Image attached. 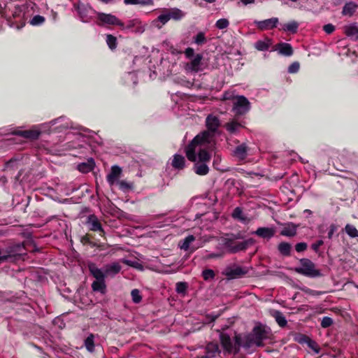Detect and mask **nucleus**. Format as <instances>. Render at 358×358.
Returning <instances> with one entry per match:
<instances>
[{
  "label": "nucleus",
  "mask_w": 358,
  "mask_h": 358,
  "mask_svg": "<svg viewBox=\"0 0 358 358\" xmlns=\"http://www.w3.org/2000/svg\"><path fill=\"white\" fill-rule=\"evenodd\" d=\"M210 133L203 131L196 135L185 148V154L187 159L194 162L193 170L199 176H206L209 172L208 163L211 156L206 150L208 147L206 141L209 140Z\"/></svg>",
  "instance_id": "1"
},
{
  "label": "nucleus",
  "mask_w": 358,
  "mask_h": 358,
  "mask_svg": "<svg viewBox=\"0 0 358 358\" xmlns=\"http://www.w3.org/2000/svg\"><path fill=\"white\" fill-rule=\"evenodd\" d=\"M70 127H71V123L70 121L65 117H60L50 121V122L35 126L30 130H15L11 133L27 139L34 140L37 139L43 132L51 133L54 130H58L59 132H62Z\"/></svg>",
  "instance_id": "2"
},
{
  "label": "nucleus",
  "mask_w": 358,
  "mask_h": 358,
  "mask_svg": "<svg viewBox=\"0 0 358 358\" xmlns=\"http://www.w3.org/2000/svg\"><path fill=\"white\" fill-rule=\"evenodd\" d=\"M298 273L309 278H317L322 276V273L317 269L315 264L309 259L303 258L300 260V266L296 268Z\"/></svg>",
  "instance_id": "3"
},
{
  "label": "nucleus",
  "mask_w": 358,
  "mask_h": 358,
  "mask_svg": "<svg viewBox=\"0 0 358 358\" xmlns=\"http://www.w3.org/2000/svg\"><path fill=\"white\" fill-rule=\"evenodd\" d=\"M266 331L261 327H256L254 328L252 332L247 336V347L252 346H262L263 345V341L267 338Z\"/></svg>",
  "instance_id": "4"
},
{
  "label": "nucleus",
  "mask_w": 358,
  "mask_h": 358,
  "mask_svg": "<svg viewBox=\"0 0 358 358\" xmlns=\"http://www.w3.org/2000/svg\"><path fill=\"white\" fill-rule=\"evenodd\" d=\"M233 111L236 115H243L250 109V103L244 96H237L234 100Z\"/></svg>",
  "instance_id": "5"
},
{
  "label": "nucleus",
  "mask_w": 358,
  "mask_h": 358,
  "mask_svg": "<svg viewBox=\"0 0 358 358\" xmlns=\"http://www.w3.org/2000/svg\"><path fill=\"white\" fill-rule=\"evenodd\" d=\"M120 27L123 31L129 30L136 34H142L145 29V25L138 18L129 20L127 24L122 22V25Z\"/></svg>",
  "instance_id": "6"
},
{
  "label": "nucleus",
  "mask_w": 358,
  "mask_h": 358,
  "mask_svg": "<svg viewBox=\"0 0 358 358\" xmlns=\"http://www.w3.org/2000/svg\"><path fill=\"white\" fill-rule=\"evenodd\" d=\"M203 57L201 54L196 55L189 62L187 63L185 69L190 73H196L204 69V64L202 62Z\"/></svg>",
  "instance_id": "7"
},
{
  "label": "nucleus",
  "mask_w": 358,
  "mask_h": 358,
  "mask_svg": "<svg viewBox=\"0 0 358 358\" xmlns=\"http://www.w3.org/2000/svg\"><path fill=\"white\" fill-rule=\"evenodd\" d=\"M220 338L224 350L227 352L236 351L237 350V345H240L238 336L235 337L234 341L231 340L227 334L221 333Z\"/></svg>",
  "instance_id": "8"
},
{
  "label": "nucleus",
  "mask_w": 358,
  "mask_h": 358,
  "mask_svg": "<svg viewBox=\"0 0 358 358\" xmlns=\"http://www.w3.org/2000/svg\"><path fill=\"white\" fill-rule=\"evenodd\" d=\"M74 6L78 11L80 20L83 22H89L92 18L93 15L96 13L90 6L83 3H78Z\"/></svg>",
  "instance_id": "9"
},
{
  "label": "nucleus",
  "mask_w": 358,
  "mask_h": 358,
  "mask_svg": "<svg viewBox=\"0 0 358 358\" xmlns=\"http://www.w3.org/2000/svg\"><path fill=\"white\" fill-rule=\"evenodd\" d=\"M248 273L247 267H241L237 265L227 266L223 271V275L229 278H235L243 276Z\"/></svg>",
  "instance_id": "10"
},
{
  "label": "nucleus",
  "mask_w": 358,
  "mask_h": 358,
  "mask_svg": "<svg viewBox=\"0 0 358 358\" xmlns=\"http://www.w3.org/2000/svg\"><path fill=\"white\" fill-rule=\"evenodd\" d=\"M98 20L102 24L117 25L120 27L122 25V22L116 16L112 14H106L104 13H96Z\"/></svg>",
  "instance_id": "11"
},
{
  "label": "nucleus",
  "mask_w": 358,
  "mask_h": 358,
  "mask_svg": "<svg viewBox=\"0 0 358 358\" xmlns=\"http://www.w3.org/2000/svg\"><path fill=\"white\" fill-rule=\"evenodd\" d=\"M206 127L208 129L207 131L210 133L209 140L208 141H206V145H208V143L212 140V138L213 136V132H215L217 129L218 127L220 126V120L216 116L213 115H209L206 117Z\"/></svg>",
  "instance_id": "12"
},
{
  "label": "nucleus",
  "mask_w": 358,
  "mask_h": 358,
  "mask_svg": "<svg viewBox=\"0 0 358 358\" xmlns=\"http://www.w3.org/2000/svg\"><path fill=\"white\" fill-rule=\"evenodd\" d=\"M122 168L117 165L111 166L110 173L106 176V180L110 187L116 185L122 175Z\"/></svg>",
  "instance_id": "13"
},
{
  "label": "nucleus",
  "mask_w": 358,
  "mask_h": 358,
  "mask_svg": "<svg viewBox=\"0 0 358 358\" xmlns=\"http://www.w3.org/2000/svg\"><path fill=\"white\" fill-rule=\"evenodd\" d=\"M196 237L194 235H188L184 239H182L179 241L178 245L180 250L184 251L190 250L191 252H194L198 248H201V246H191V244L196 240Z\"/></svg>",
  "instance_id": "14"
},
{
  "label": "nucleus",
  "mask_w": 358,
  "mask_h": 358,
  "mask_svg": "<svg viewBox=\"0 0 358 358\" xmlns=\"http://www.w3.org/2000/svg\"><path fill=\"white\" fill-rule=\"evenodd\" d=\"M86 224L88 228L93 231L100 232V235H104V231L98 217L94 215H90L87 219Z\"/></svg>",
  "instance_id": "15"
},
{
  "label": "nucleus",
  "mask_w": 358,
  "mask_h": 358,
  "mask_svg": "<svg viewBox=\"0 0 358 358\" xmlns=\"http://www.w3.org/2000/svg\"><path fill=\"white\" fill-rule=\"evenodd\" d=\"M278 23V17H272L262 21L255 20L254 24L261 30L271 29L276 27Z\"/></svg>",
  "instance_id": "16"
},
{
  "label": "nucleus",
  "mask_w": 358,
  "mask_h": 358,
  "mask_svg": "<svg viewBox=\"0 0 358 358\" xmlns=\"http://www.w3.org/2000/svg\"><path fill=\"white\" fill-rule=\"evenodd\" d=\"M88 268L90 274L95 278V280H105L106 274L105 270L99 268L95 263H88Z\"/></svg>",
  "instance_id": "17"
},
{
  "label": "nucleus",
  "mask_w": 358,
  "mask_h": 358,
  "mask_svg": "<svg viewBox=\"0 0 358 358\" xmlns=\"http://www.w3.org/2000/svg\"><path fill=\"white\" fill-rule=\"evenodd\" d=\"M122 269V266L119 262H114L110 264H106L104 266V270L106 274V277H114L117 275Z\"/></svg>",
  "instance_id": "18"
},
{
  "label": "nucleus",
  "mask_w": 358,
  "mask_h": 358,
  "mask_svg": "<svg viewBox=\"0 0 358 358\" xmlns=\"http://www.w3.org/2000/svg\"><path fill=\"white\" fill-rule=\"evenodd\" d=\"M275 233L273 227H259L255 231L252 232L253 234L266 239L272 238Z\"/></svg>",
  "instance_id": "19"
},
{
  "label": "nucleus",
  "mask_w": 358,
  "mask_h": 358,
  "mask_svg": "<svg viewBox=\"0 0 358 358\" xmlns=\"http://www.w3.org/2000/svg\"><path fill=\"white\" fill-rule=\"evenodd\" d=\"M220 352L219 346L216 343H210L206 348V355L198 358H213Z\"/></svg>",
  "instance_id": "20"
},
{
  "label": "nucleus",
  "mask_w": 358,
  "mask_h": 358,
  "mask_svg": "<svg viewBox=\"0 0 358 358\" xmlns=\"http://www.w3.org/2000/svg\"><path fill=\"white\" fill-rule=\"evenodd\" d=\"M272 44V39L266 37L262 40H258L257 42H255L254 47L258 51H266L269 49Z\"/></svg>",
  "instance_id": "21"
},
{
  "label": "nucleus",
  "mask_w": 358,
  "mask_h": 358,
  "mask_svg": "<svg viewBox=\"0 0 358 358\" xmlns=\"http://www.w3.org/2000/svg\"><path fill=\"white\" fill-rule=\"evenodd\" d=\"M171 165L175 169L180 170L185 166V159L182 155L176 154L173 155Z\"/></svg>",
  "instance_id": "22"
},
{
  "label": "nucleus",
  "mask_w": 358,
  "mask_h": 358,
  "mask_svg": "<svg viewBox=\"0 0 358 358\" xmlns=\"http://www.w3.org/2000/svg\"><path fill=\"white\" fill-rule=\"evenodd\" d=\"M92 289L94 292L105 294L106 292V284L105 280H95L92 283Z\"/></svg>",
  "instance_id": "23"
},
{
  "label": "nucleus",
  "mask_w": 358,
  "mask_h": 358,
  "mask_svg": "<svg viewBox=\"0 0 358 358\" xmlns=\"http://www.w3.org/2000/svg\"><path fill=\"white\" fill-rule=\"evenodd\" d=\"M345 33L352 40L357 41L358 39V26L356 24H352L345 27Z\"/></svg>",
  "instance_id": "24"
},
{
  "label": "nucleus",
  "mask_w": 358,
  "mask_h": 358,
  "mask_svg": "<svg viewBox=\"0 0 358 358\" xmlns=\"http://www.w3.org/2000/svg\"><path fill=\"white\" fill-rule=\"evenodd\" d=\"M232 217L244 224H248L250 222V219L245 215L240 207L235 208L232 213Z\"/></svg>",
  "instance_id": "25"
},
{
  "label": "nucleus",
  "mask_w": 358,
  "mask_h": 358,
  "mask_svg": "<svg viewBox=\"0 0 358 358\" xmlns=\"http://www.w3.org/2000/svg\"><path fill=\"white\" fill-rule=\"evenodd\" d=\"M276 50L279 54L285 56H291L293 54L291 45L287 43H279Z\"/></svg>",
  "instance_id": "26"
},
{
  "label": "nucleus",
  "mask_w": 358,
  "mask_h": 358,
  "mask_svg": "<svg viewBox=\"0 0 358 358\" xmlns=\"http://www.w3.org/2000/svg\"><path fill=\"white\" fill-rule=\"evenodd\" d=\"M357 8V4L354 2H348L346 3L342 10V14L345 16H352L356 11Z\"/></svg>",
  "instance_id": "27"
},
{
  "label": "nucleus",
  "mask_w": 358,
  "mask_h": 358,
  "mask_svg": "<svg viewBox=\"0 0 358 358\" xmlns=\"http://www.w3.org/2000/svg\"><path fill=\"white\" fill-rule=\"evenodd\" d=\"M248 153V147L245 143L238 145L234 150V155L240 159H245Z\"/></svg>",
  "instance_id": "28"
},
{
  "label": "nucleus",
  "mask_w": 358,
  "mask_h": 358,
  "mask_svg": "<svg viewBox=\"0 0 358 358\" xmlns=\"http://www.w3.org/2000/svg\"><path fill=\"white\" fill-rule=\"evenodd\" d=\"M192 43L198 45L202 46L207 42V38L206 36V34L203 31L198 32L195 36L192 37Z\"/></svg>",
  "instance_id": "29"
},
{
  "label": "nucleus",
  "mask_w": 358,
  "mask_h": 358,
  "mask_svg": "<svg viewBox=\"0 0 358 358\" xmlns=\"http://www.w3.org/2000/svg\"><path fill=\"white\" fill-rule=\"evenodd\" d=\"M297 227L295 224L289 225L285 227L280 234L284 236L293 237L296 234Z\"/></svg>",
  "instance_id": "30"
},
{
  "label": "nucleus",
  "mask_w": 358,
  "mask_h": 358,
  "mask_svg": "<svg viewBox=\"0 0 358 358\" xmlns=\"http://www.w3.org/2000/svg\"><path fill=\"white\" fill-rule=\"evenodd\" d=\"M272 315L273 316L276 322L278 324L280 327H283L286 326L287 323V320L281 312L278 310H275L273 313Z\"/></svg>",
  "instance_id": "31"
},
{
  "label": "nucleus",
  "mask_w": 358,
  "mask_h": 358,
  "mask_svg": "<svg viewBox=\"0 0 358 358\" xmlns=\"http://www.w3.org/2000/svg\"><path fill=\"white\" fill-rule=\"evenodd\" d=\"M299 24L296 21H292L282 25V29L294 34L297 31Z\"/></svg>",
  "instance_id": "32"
},
{
  "label": "nucleus",
  "mask_w": 358,
  "mask_h": 358,
  "mask_svg": "<svg viewBox=\"0 0 358 358\" xmlns=\"http://www.w3.org/2000/svg\"><path fill=\"white\" fill-rule=\"evenodd\" d=\"M225 127L227 130L230 133L235 134L239 131V129L242 127V125L236 121H231L225 124Z\"/></svg>",
  "instance_id": "33"
},
{
  "label": "nucleus",
  "mask_w": 358,
  "mask_h": 358,
  "mask_svg": "<svg viewBox=\"0 0 358 358\" xmlns=\"http://www.w3.org/2000/svg\"><path fill=\"white\" fill-rule=\"evenodd\" d=\"M291 248V245L286 242H282L278 246L279 252L284 256L290 255Z\"/></svg>",
  "instance_id": "34"
},
{
  "label": "nucleus",
  "mask_w": 358,
  "mask_h": 358,
  "mask_svg": "<svg viewBox=\"0 0 358 358\" xmlns=\"http://www.w3.org/2000/svg\"><path fill=\"white\" fill-rule=\"evenodd\" d=\"M94 165L93 160H91L87 163L83 162L78 164V169L82 173H88L93 169Z\"/></svg>",
  "instance_id": "35"
},
{
  "label": "nucleus",
  "mask_w": 358,
  "mask_h": 358,
  "mask_svg": "<svg viewBox=\"0 0 358 358\" xmlns=\"http://www.w3.org/2000/svg\"><path fill=\"white\" fill-rule=\"evenodd\" d=\"M94 336L90 334L85 340V346L88 352H93L94 351Z\"/></svg>",
  "instance_id": "36"
},
{
  "label": "nucleus",
  "mask_w": 358,
  "mask_h": 358,
  "mask_svg": "<svg viewBox=\"0 0 358 358\" xmlns=\"http://www.w3.org/2000/svg\"><path fill=\"white\" fill-rule=\"evenodd\" d=\"M345 231L350 238L358 237V230L352 224H347L345 227Z\"/></svg>",
  "instance_id": "37"
},
{
  "label": "nucleus",
  "mask_w": 358,
  "mask_h": 358,
  "mask_svg": "<svg viewBox=\"0 0 358 358\" xmlns=\"http://www.w3.org/2000/svg\"><path fill=\"white\" fill-rule=\"evenodd\" d=\"M124 3L127 5L129 4H141V5H152V0H124Z\"/></svg>",
  "instance_id": "38"
},
{
  "label": "nucleus",
  "mask_w": 358,
  "mask_h": 358,
  "mask_svg": "<svg viewBox=\"0 0 358 358\" xmlns=\"http://www.w3.org/2000/svg\"><path fill=\"white\" fill-rule=\"evenodd\" d=\"M116 185L119 186L120 190L124 192H128L133 187L132 183L129 182L126 180H119V182Z\"/></svg>",
  "instance_id": "39"
},
{
  "label": "nucleus",
  "mask_w": 358,
  "mask_h": 358,
  "mask_svg": "<svg viewBox=\"0 0 358 358\" xmlns=\"http://www.w3.org/2000/svg\"><path fill=\"white\" fill-rule=\"evenodd\" d=\"M106 43L110 49L114 50L117 47V38L111 34L106 36Z\"/></svg>",
  "instance_id": "40"
},
{
  "label": "nucleus",
  "mask_w": 358,
  "mask_h": 358,
  "mask_svg": "<svg viewBox=\"0 0 358 358\" xmlns=\"http://www.w3.org/2000/svg\"><path fill=\"white\" fill-rule=\"evenodd\" d=\"M45 19L43 16L37 15L34 16L30 20V24L33 26H39L44 23Z\"/></svg>",
  "instance_id": "41"
},
{
  "label": "nucleus",
  "mask_w": 358,
  "mask_h": 358,
  "mask_svg": "<svg viewBox=\"0 0 358 358\" xmlns=\"http://www.w3.org/2000/svg\"><path fill=\"white\" fill-rule=\"evenodd\" d=\"M306 345L309 348L313 350L315 354H319L320 352V348L315 341L309 338L306 343Z\"/></svg>",
  "instance_id": "42"
},
{
  "label": "nucleus",
  "mask_w": 358,
  "mask_h": 358,
  "mask_svg": "<svg viewBox=\"0 0 358 358\" xmlns=\"http://www.w3.org/2000/svg\"><path fill=\"white\" fill-rule=\"evenodd\" d=\"M215 273L210 268L205 269L202 271V277L205 280H212L215 278Z\"/></svg>",
  "instance_id": "43"
},
{
  "label": "nucleus",
  "mask_w": 358,
  "mask_h": 358,
  "mask_svg": "<svg viewBox=\"0 0 358 358\" xmlns=\"http://www.w3.org/2000/svg\"><path fill=\"white\" fill-rule=\"evenodd\" d=\"M131 299L134 303H138L142 300V296L138 289H134L131 292Z\"/></svg>",
  "instance_id": "44"
},
{
  "label": "nucleus",
  "mask_w": 358,
  "mask_h": 358,
  "mask_svg": "<svg viewBox=\"0 0 358 358\" xmlns=\"http://www.w3.org/2000/svg\"><path fill=\"white\" fill-rule=\"evenodd\" d=\"M222 253L220 252H212V253H208L207 251H205V254L203 255L202 258L203 260H208L210 259H217L222 257Z\"/></svg>",
  "instance_id": "45"
},
{
  "label": "nucleus",
  "mask_w": 358,
  "mask_h": 358,
  "mask_svg": "<svg viewBox=\"0 0 358 358\" xmlns=\"http://www.w3.org/2000/svg\"><path fill=\"white\" fill-rule=\"evenodd\" d=\"M169 14L170 15V17L174 20H180L184 16L182 12L179 9H173L169 11Z\"/></svg>",
  "instance_id": "46"
},
{
  "label": "nucleus",
  "mask_w": 358,
  "mask_h": 358,
  "mask_svg": "<svg viewBox=\"0 0 358 358\" xmlns=\"http://www.w3.org/2000/svg\"><path fill=\"white\" fill-rule=\"evenodd\" d=\"M229 24V20L226 18H222L217 20L215 27L219 29H223L228 27Z\"/></svg>",
  "instance_id": "47"
},
{
  "label": "nucleus",
  "mask_w": 358,
  "mask_h": 358,
  "mask_svg": "<svg viewBox=\"0 0 358 358\" xmlns=\"http://www.w3.org/2000/svg\"><path fill=\"white\" fill-rule=\"evenodd\" d=\"M187 289V284L184 282H179L176 283V292L178 294H185Z\"/></svg>",
  "instance_id": "48"
},
{
  "label": "nucleus",
  "mask_w": 358,
  "mask_h": 358,
  "mask_svg": "<svg viewBox=\"0 0 358 358\" xmlns=\"http://www.w3.org/2000/svg\"><path fill=\"white\" fill-rule=\"evenodd\" d=\"M171 19L169 13L162 14L158 16L155 22H159L161 24H165Z\"/></svg>",
  "instance_id": "49"
},
{
  "label": "nucleus",
  "mask_w": 358,
  "mask_h": 358,
  "mask_svg": "<svg viewBox=\"0 0 358 358\" xmlns=\"http://www.w3.org/2000/svg\"><path fill=\"white\" fill-rule=\"evenodd\" d=\"M123 262L124 264H126L127 265H129L130 266H132L134 268H138L140 270H141L143 268V266L136 261H132V260H129V259H124Z\"/></svg>",
  "instance_id": "50"
},
{
  "label": "nucleus",
  "mask_w": 358,
  "mask_h": 358,
  "mask_svg": "<svg viewBox=\"0 0 358 358\" xmlns=\"http://www.w3.org/2000/svg\"><path fill=\"white\" fill-rule=\"evenodd\" d=\"M302 290L306 294H307L308 295L314 296H318L324 293L321 291L313 290V289H309L307 287L303 288Z\"/></svg>",
  "instance_id": "51"
},
{
  "label": "nucleus",
  "mask_w": 358,
  "mask_h": 358,
  "mask_svg": "<svg viewBox=\"0 0 358 358\" xmlns=\"http://www.w3.org/2000/svg\"><path fill=\"white\" fill-rule=\"evenodd\" d=\"M18 163L19 161L15 159H10L6 162L4 167L6 169H13L17 166Z\"/></svg>",
  "instance_id": "52"
},
{
  "label": "nucleus",
  "mask_w": 358,
  "mask_h": 358,
  "mask_svg": "<svg viewBox=\"0 0 358 358\" xmlns=\"http://www.w3.org/2000/svg\"><path fill=\"white\" fill-rule=\"evenodd\" d=\"M333 324V320L329 317H324L321 322V326L323 328H327Z\"/></svg>",
  "instance_id": "53"
},
{
  "label": "nucleus",
  "mask_w": 358,
  "mask_h": 358,
  "mask_svg": "<svg viewBox=\"0 0 358 358\" xmlns=\"http://www.w3.org/2000/svg\"><path fill=\"white\" fill-rule=\"evenodd\" d=\"M299 63L297 62H293L292 64L289 65L288 68V72L290 73H295L299 71Z\"/></svg>",
  "instance_id": "54"
},
{
  "label": "nucleus",
  "mask_w": 358,
  "mask_h": 358,
  "mask_svg": "<svg viewBox=\"0 0 358 358\" xmlns=\"http://www.w3.org/2000/svg\"><path fill=\"white\" fill-rule=\"evenodd\" d=\"M307 247L308 245L306 243L301 242L296 244L295 250L298 252H301L305 251L307 249Z\"/></svg>",
  "instance_id": "55"
},
{
  "label": "nucleus",
  "mask_w": 358,
  "mask_h": 358,
  "mask_svg": "<svg viewBox=\"0 0 358 358\" xmlns=\"http://www.w3.org/2000/svg\"><path fill=\"white\" fill-rule=\"evenodd\" d=\"M309 338H310L306 335L299 334L295 338V341L301 344H303V343L306 344V343Z\"/></svg>",
  "instance_id": "56"
},
{
  "label": "nucleus",
  "mask_w": 358,
  "mask_h": 358,
  "mask_svg": "<svg viewBox=\"0 0 358 358\" xmlns=\"http://www.w3.org/2000/svg\"><path fill=\"white\" fill-rule=\"evenodd\" d=\"M212 238L213 237L211 236L208 235L200 236L199 238V241L201 242V244L199 246H201V248L203 247L205 243L210 242Z\"/></svg>",
  "instance_id": "57"
},
{
  "label": "nucleus",
  "mask_w": 358,
  "mask_h": 358,
  "mask_svg": "<svg viewBox=\"0 0 358 358\" xmlns=\"http://www.w3.org/2000/svg\"><path fill=\"white\" fill-rule=\"evenodd\" d=\"M324 244V241L322 240H318L317 241L312 243L311 248L316 252H319V248L321 245Z\"/></svg>",
  "instance_id": "58"
},
{
  "label": "nucleus",
  "mask_w": 358,
  "mask_h": 358,
  "mask_svg": "<svg viewBox=\"0 0 358 358\" xmlns=\"http://www.w3.org/2000/svg\"><path fill=\"white\" fill-rule=\"evenodd\" d=\"M323 30L327 34H330L335 30V27L332 24H327L323 27Z\"/></svg>",
  "instance_id": "59"
},
{
  "label": "nucleus",
  "mask_w": 358,
  "mask_h": 358,
  "mask_svg": "<svg viewBox=\"0 0 358 358\" xmlns=\"http://www.w3.org/2000/svg\"><path fill=\"white\" fill-rule=\"evenodd\" d=\"M185 55L187 58L188 59H190V58H193L195 55H194V50L193 48H187L185 50Z\"/></svg>",
  "instance_id": "60"
},
{
  "label": "nucleus",
  "mask_w": 358,
  "mask_h": 358,
  "mask_svg": "<svg viewBox=\"0 0 358 358\" xmlns=\"http://www.w3.org/2000/svg\"><path fill=\"white\" fill-rule=\"evenodd\" d=\"M338 229V227L336 224H331L330 227H329V232H328V238H331L334 234L337 231Z\"/></svg>",
  "instance_id": "61"
},
{
  "label": "nucleus",
  "mask_w": 358,
  "mask_h": 358,
  "mask_svg": "<svg viewBox=\"0 0 358 358\" xmlns=\"http://www.w3.org/2000/svg\"><path fill=\"white\" fill-rule=\"evenodd\" d=\"M63 148L62 149H60V150H56L55 151L56 152H58L59 155H62V152H63L64 150H70L71 148H76V147L74 146V145H62Z\"/></svg>",
  "instance_id": "62"
},
{
  "label": "nucleus",
  "mask_w": 358,
  "mask_h": 358,
  "mask_svg": "<svg viewBox=\"0 0 358 358\" xmlns=\"http://www.w3.org/2000/svg\"><path fill=\"white\" fill-rule=\"evenodd\" d=\"M128 76L131 78V79L133 81V83L134 85L137 83L136 76L134 73H131V72L128 73Z\"/></svg>",
  "instance_id": "63"
},
{
  "label": "nucleus",
  "mask_w": 358,
  "mask_h": 358,
  "mask_svg": "<svg viewBox=\"0 0 358 358\" xmlns=\"http://www.w3.org/2000/svg\"><path fill=\"white\" fill-rule=\"evenodd\" d=\"M240 1L245 6L254 3L255 0H240Z\"/></svg>",
  "instance_id": "64"
}]
</instances>
